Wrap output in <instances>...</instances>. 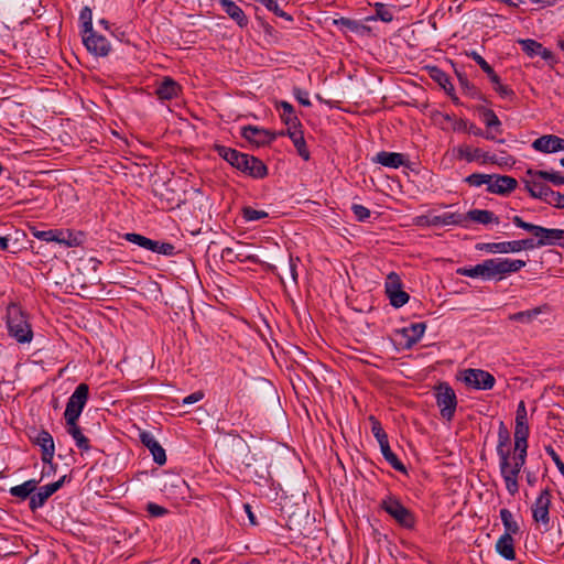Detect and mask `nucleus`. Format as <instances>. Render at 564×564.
I'll return each mask as SVG.
<instances>
[{
    "instance_id": "49530a36",
    "label": "nucleus",
    "mask_w": 564,
    "mask_h": 564,
    "mask_svg": "<svg viewBox=\"0 0 564 564\" xmlns=\"http://www.w3.org/2000/svg\"><path fill=\"white\" fill-rule=\"evenodd\" d=\"M530 174L538 175L552 183L555 186L563 185L564 175L560 172L555 171H539V172H530Z\"/></svg>"
},
{
    "instance_id": "79ce46f5",
    "label": "nucleus",
    "mask_w": 564,
    "mask_h": 564,
    "mask_svg": "<svg viewBox=\"0 0 564 564\" xmlns=\"http://www.w3.org/2000/svg\"><path fill=\"white\" fill-rule=\"evenodd\" d=\"M299 258H293L289 256L288 264L284 268V275H280V280L283 284H285V276H289L291 282L297 284V262Z\"/></svg>"
},
{
    "instance_id": "39448f33",
    "label": "nucleus",
    "mask_w": 564,
    "mask_h": 564,
    "mask_svg": "<svg viewBox=\"0 0 564 564\" xmlns=\"http://www.w3.org/2000/svg\"><path fill=\"white\" fill-rule=\"evenodd\" d=\"M380 508L384 510L400 527L413 529L415 517L413 512L404 507L394 496H388L380 502Z\"/></svg>"
},
{
    "instance_id": "9d476101",
    "label": "nucleus",
    "mask_w": 564,
    "mask_h": 564,
    "mask_svg": "<svg viewBox=\"0 0 564 564\" xmlns=\"http://www.w3.org/2000/svg\"><path fill=\"white\" fill-rule=\"evenodd\" d=\"M540 170H532L529 169L525 172V177L523 178V183L525 186V189L529 192L530 196L533 198H539L547 203V199L550 198L552 194V188L547 186L544 182L546 180H543V177L530 174V172H539Z\"/></svg>"
},
{
    "instance_id": "412c9836",
    "label": "nucleus",
    "mask_w": 564,
    "mask_h": 564,
    "mask_svg": "<svg viewBox=\"0 0 564 564\" xmlns=\"http://www.w3.org/2000/svg\"><path fill=\"white\" fill-rule=\"evenodd\" d=\"M516 240L503 241V242H480L476 245V249L479 251H486L489 253H517Z\"/></svg>"
},
{
    "instance_id": "13d9d810",
    "label": "nucleus",
    "mask_w": 564,
    "mask_h": 564,
    "mask_svg": "<svg viewBox=\"0 0 564 564\" xmlns=\"http://www.w3.org/2000/svg\"><path fill=\"white\" fill-rule=\"evenodd\" d=\"M492 84L495 85V90L499 94L501 98H512L514 96V91L509 86L501 84L499 77L498 83Z\"/></svg>"
},
{
    "instance_id": "0e129e2a",
    "label": "nucleus",
    "mask_w": 564,
    "mask_h": 564,
    "mask_svg": "<svg viewBox=\"0 0 564 564\" xmlns=\"http://www.w3.org/2000/svg\"><path fill=\"white\" fill-rule=\"evenodd\" d=\"M294 96L296 100L305 107L311 106V101L308 99V93L305 90H302L301 88H294Z\"/></svg>"
},
{
    "instance_id": "f704fd0d",
    "label": "nucleus",
    "mask_w": 564,
    "mask_h": 564,
    "mask_svg": "<svg viewBox=\"0 0 564 564\" xmlns=\"http://www.w3.org/2000/svg\"><path fill=\"white\" fill-rule=\"evenodd\" d=\"M375 15L368 17L366 21H376L380 20L382 22L389 23L393 20L394 14L390 7L384 3L377 2L375 3Z\"/></svg>"
},
{
    "instance_id": "f257e3e1",
    "label": "nucleus",
    "mask_w": 564,
    "mask_h": 564,
    "mask_svg": "<svg viewBox=\"0 0 564 564\" xmlns=\"http://www.w3.org/2000/svg\"><path fill=\"white\" fill-rule=\"evenodd\" d=\"M214 149L217 154L226 160L231 166L249 174L252 177L262 178L268 174L264 163L252 155L241 153L235 149L220 144H215Z\"/></svg>"
},
{
    "instance_id": "aec40b11",
    "label": "nucleus",
    "mask_w": 564,
    "mask_h": 564,
    "mask_svg": "<svg viewBox=\"0 0 564 564\" xmlns=\"http://www.w3.org/2000/svg\"><path fill=\"white\" fill-rule=\"evenodd\" d=\"M525 264V261L520 259H495L497 279L501 280L506 274L519 272Z\"/></svg>"
},
{
    "instance_id": "ea45409f",
    "label": "nucleus",
    "mask_w": 564,
    "mask_h": 564,
    "mask_svg": "<svg viewBox=\"0 0 564 564\" xmlns=\"http://www.w3.org/2000/svg\"><path fill=\"white\" fill-rule=\"evenodd\" d=\"M280 108L283 110L281 113V119L285 124H300V120L295 115L293 106L288 101H281Z\"/></svg>"
},
{
    "instance_id": "052dcab7",
    "label": "nucleus",
    "mask_w": 564,
    "mask_h": 564,
    "mask_svg": "<svg viewBox=\"0 0 564 564\" xmlns=\"http://www.w3.org/2000/svg\"><path fill=\"white\" fill-rule=\"evenodd\" d=\"M467 132L473 133L474 135H477V137H485L487 140L496 139V135L491 131L487 130L486 132H484L480 128H478L474 123L468 126Z\"/></svg>"
},
{
    "instance_id": "bf43d9fd",
    "label": "nucleus",
    "mask_w": 564,
    "mask_h": 564,
    "mask_svg": "<svg viewBox=\"0 0 564 564\" xmlns=\"http://www.w3.org/2000/svg\"><path fill=\"white\" fill-rule=\"evenodd\" d=\"M547 204L560 209H564V193L552 191Z\"/></svg>"
},
{
    "instance_id": "e2e57ef3",
    "label": "nucleus",
    "mask_w": 564,
    "mask_h": 564,
    "mask_svg": "<svg viewBox=\"0 0 564 564\" xmlns=\"http://www.w3.org/2000/svg\"><path fill=\"white\" fill-rule=\"evenodd\" d=\"M147 511L152 517H162L167 513V509L153 502L148 503Z\"/></svg>"
},
{
    "instance_id": "7c9ffc66",
    "label": "nucleus",
    "mask_w": 564,
    "mask_h": 564,
    "mask_svg": "<svg viewBox=\"0 0 564 564\" xmlns=\"http://www.w3.org/2000/svg\"><path fill=\"white\" fill-rule=\"evenodd\" d=\"M464 217L482 225L499 224V218L492 212L486 209H471Z\"/></svg>"
},
{
    "instance_id": "6ab92c4d",
    "label": "nucleus",
    "mask_w": 564,
    "mask_h": 564,
    "mask_svg": "<svg viewBox=\"0 0 564 564\" xmlns=\"http://www.w3.org/2000/svg\"><path fill=\"white\" fill-rule=\"evenodd\" d=\"M518 182L514 177L508 175H499L496 178L491 176L488 191L490 193L506 195L517 188Z\"/></svg>"
},
{
    "instance_id": "7ed1b4c3",
    "label": "nucleus",
    "mask_w": 564,
    "mask_h": 564,
    "mask_svg": "<svg viewBox=\"0 0 564 564\" xmlns=\"http://www.w3.org/2000/svg\"><path fill=\"white\" fill-rule=\"evenodd\" d=\"M7 326L9 335L18 343L25 344L32 340L33 330L28 316L15 303H10L7 307Z\"/></svg>"
},
{
    "instance_id": "f3484780",
    "label": "nucleus",
    "mask_w": 564,
    "mask_h": 564,
    "mask_svg": "<svg viewBox=\"0 0 564 564\" xmlns=\"http://www.w3.org/2000/svg\"><path fill=\"white\" fill-rule=\"evenodd\" d=\"M33 442L41 447L42 462L45 464H51L55 453L53 436L47 431L42 430Z\"/></svg>"
},
{
    "instance_id": "c85d7f7f",
    "label": "nucleus",
    "mask_w": 564,
    "mask_h": 564,
    "mask_svg": "<svg viewBox=\"0 0 564 564\" xmlns=\"http://www.w3.org/2000/svg\"><path fill=\"white\" fill-rule=\"evenodd\" d=\"M528 437H529L528 423H523V424L516 423L513 449H516L518 452H527L528 453Z\"/></svg>"
},
{
    "instance_id": "0eeeda50",
    "label": "nucleus",
    "mask_w": 564,
    "mask_h": 564,
    "mask_svg": "<svg viewBox=\"0 0 564 564\" xmlns=\"http://www.w3.org/2000/svg\"><path fill=\"white\" fill-rule=\"evenodd\" d=\"M89 395V387L86 383H79L73 394L69 397L64 412L65 421L78 420Z\"/></svg>"
},
{
    "instance_id": "de8ad7c7",
    "label": "nucleus",
    "mask_w": 564,
    "mask_h": 564,
    "mask_svg": "<svg viewBox=\"0 0 564 564\" xmlns=\"http://www.w3.org/2000/svg\"><path fill=\"white\" fill-rule=\"evenodd\" d=\"M241 215L246 221H257L268 217L265 210H259L250 206H246L241 209Z\"/></svg>"
},
{
    "instance_id": "473e14b6",
    "label": "nucleus",
    "mask_w": 564,
    "mask_h": 564,
    "mask_svg": "<svg viewBox=\"0 0 564 564\" xmlns=\"http://www.w3.org/2000/svg\"><path fill=\"white\" fill-rule=\"evenodd\" d=\"M424 323L411 324L409 327L403 328V334L406 337V347H411L416 344L425 332Z\"/></svg>"
},
{
    "instance_id": "4be33fe9",
    "label": "nucleus",
    "mask_w": 564,
    "mask_h": 564,
    "mask_svg": "<svg viewBox=\"0 0 564 564\" xmlns=\"http://www.w3.org/2000/svg\"><path fill=\"white\" fill-rule=\"evenodd\" d=\"M242 135L252 142H256L258 144H263L267 142H271L275 139L276 134L272 133L264 129H259L253 126L245 127L242 130Z\"/></svg>"
},
{
    "instance_id": "69168bd1",
    "label": "nucleus",
    "mask_w": 564,
    "mask_h": 564,
    "mask_svg": "<svg viewBox=\"0 0 564 564\" xmlns=\"http://www.w3.org/2000/svg\"><path fill=\"white\" fill-rule=\"evenodd\" d=\"M516 245L519 246L517 247L518 252L536 247V242L534 243L533 239L516 240Z\"/></svg>"
},
{
    "instance_id": "b1692460",
    "label": "nucleus",
    "mask_w": 564,
    "mask_h": 564,
    "mask_svg": "<svg viewBox=\"0 0 564 564\" xmlns=\"http://www.w3.org/2000/svg\"><path fill=\"white\" fill-rule=\"evenodd\" d=\"M373 161L387 167L398 169L404 165L405 156L402 153L381 151Z\"/></svg>"
},
{
    "instance_id": "5fc2aeb1",
    "label": "nucleus",
    "mask_w": 564,
    "mask_h": 564,
    "mask_svg": "<svg viewBox=\"0 0 564 564\" xmlns=\"http://www.w3.org/2000/svg\"><path fill=\"white\" fill-rule=\"evenodd\" d=\"M388 297L390 300V304L397 308L406 304L410 299L409 294L402 289L400 291L392 292Z\"/></svg>"
},
{
    "instance_id": "a211bd4d",
    "label": "nucleus",
    "mask_w": 564,
    "mask_h": 564,
    "mask_svg": "<svg viewBox=\"0 0 564 564\" xmlns=\"http://www.w3.org/2000/svg\"><path fill=\"white\" fill-rule=\"evenodd\" d=\"M141 443L151 452L153 460L159 465L166 463V455L164 448L149 432L140 433Z\"/></svg>"
},
{
    "instance_id": "3c124183",
    "label": "nucleus",
    "mask_w": 564,
    "mask_h": 564,
    "mask_svg": "<svg viewBox=\"0 0 564 564\" xmlns=\"http://www.w3.org/2000/svg\"><path fill=\"white\" fill-rule=\"evenodd\" d=\"M519 44L521 45L523 52H525L530 57L539 55L542 45L541 43L531 39L519 40Z\"/></svg>"
},
{
    "instance_id": "864d4df0",
    "label": "nucleus",
    "mask_w": 564,
    "mask_h": 564,
    "mask_svg": "<svg viewBox=\"0 0 564 564\" xmlns=\"http://www.w3.org/2000/svg\"><path fill=\"white\" fill-rule=\"evenodd\" d=\"M491 180V175L488 174H481V173H473L469 176L466 177L465 182L469 184L470 186H481L484 184L489 186Z\"/></svg>"
},
{
    "instance_id": "ddd939ff",
    "label": "nucleus",
    "mask_w": 564,
    "mask_h": 564,
    "mask_svg": "<svg viewBox=\"0 0 564 564\" xmlns=\"http://www.w3.org/2000/svg\"><path fill=\"white\" fill-rule=\"evenodd\" d=\"M457 273L469 278H482L485 280L496 279L495 259H487L475 267L459 268L457 269Z\"/></svg>"
},
{
    "instance_id": "603ef678",
    "label": "nucleus",
    "mask_w": 564,
    "mask_h": 564,
    "mask_svg": "<svg viewBox=\"0 0 564 564\" xmlns=\"http://www.w3.org/2000/svg\"><path fill=\"white\" fill-rule=\"evenodd\" d=\"M79 20L83 23V34L91 32L93 29V12L89 7H84L79 14Z\"/></svg>"
},
{
    "instance_id": "a18cd8bd",
    "label": "nucleus",
    "mask_w": 564,
    "mask_h": 564,
    "mask_svg": "<svg viewBox=\"0 0 564 564\" xmlns=\"http://www.w3.org/2000/svg\"><path fill=\"white\" fill-rule=\"evenodd\" d=\"M369 421L371 422V432L378 441L379 445L389 442L388 435L382 429L381 423L372 415L369 417Z\"/></svg>"
},
{
    "instance_id": "cd10ccee",
    "label": "nucleus",
    "mask_w": 564,
    "mask_h": 564,
    "mask_svg": "<svg viewBox=\"0 0 564 564\" xmlns=\"http://www.w3.org/2000/svg\"><path fill=\"white\" fill-rule=\"evenodd\" d=\"M478 112L480 113L484 123L487 127V130L491 131L495 130L496 133L500 134L502 132L501 130V121L497 117L494 110L486 108V107H478Z\"/></svg>"
},
{
    "instance_id": "338daca9",
    "label": "nucleus",
    "mask_w": 564,
    "mask_h": 564,
    "mask_svg": "<svg viewBox=\"0 0 564 564\" xmlns=\"http://www.w3.org/2000/svg\"><path fill=\"white\" fill-rule=\"evenodd\" d=\"M203 398H204V393L202 391H196V392H193L192 394L185 397L183 399V404L184 405L193 404V403L200 401Z\"/></svg>"
},
{
    "instance_id": "e433bc0d",
    "label": "nucleus",
    "mask_w": 564,
    "mask_h": 564,
    "mask_svg": "<svg viewBox=\"0 0 564 564\" xmlns=\"http://www.w3.org/2000/svg\"><path fill=\"white\" fill-rule=\"evenodd\" d=\"M381 453L384 457V459L398 471L405 473V466L402 464V462L398 458V456L391 451L389 442L380 445Z\"/></svg>"
},
{
    "instance_id": "37998d69",
    "label": "nucleus",
    "mask_w": 564,
    "mask_h": 564,
    "mask_svg": "<svg viewBox=\"0 0 564 564\" xmlns=\"http://www.w3.org/2000/svg\"><path fill=\"white\" fill-rule=\"evenodd\" d=\"M291 140L297 151V154L305 161L310 160V151L303 133H291Z\"/></svg>"
},
{
    "instance_id": "a19ab883",
    "label": "nucleus",
    "mask_w": 564,
    "mask_h": 564,
    "mask_svg": "<svg viewBox=\"0 0 564 564\" xmlns=\"http://www.w3.org/2000/svg\"><path fill=\"white\" fill-rule=\"evenodd\" d=\"M123 237L127 241L134 243L143 249H147V250H150L152 247L155 246V240H152V239L144 237L140 234L128 232Z\"/></svg>"
},
{
    "instance_id": "9b49d317",
    "label": "nucleus",
    "mask_w": 564,
    "mask_h": 564,
    "mask_svg": "<svg viewBox=\"0 0 564 564\" xmlns=\"http://www.w3.org/2000/svg\"><path fill=\"white\" fill-rule=\"evenodd\" d=\"M32 235L42 241L45 242H57L59 245H64L66 247H76L79 245L78 239L73 235L69 230H58V229H50V230H32Z\"/></svg>"
},
{
    "instance_id": "680f3d73",
    "label": "nucleus",
    "mask_w": 564,
    "mask_h": 564,
    "mask_svg": "<svg viewBox=\"0 0 564 564\" xmlns=\"http://www.w3.org/2000/svg\"><path fill=\"white\" fill-rule=\"evenodd\" d=\"M527 408L524 401H520L516 412V423L523 424L528 423Z\"/></svg>"
},
{
    "instance_id": "2f4dec72",
    "label": "nucleus",
    "mask_w": 564,
    "mask_h": 564,
    "mask_svg": "<svg viewBox=\"0 0 564 564\" xmlns=\"http://www.w3.org/2000/svg\"><path fill=\"white\" fill-rule=\"evenodd\" d=\"M546 306H538L528 311L510 314L508 319L512 322H519L522 324H531L541 313H543Z\"/></svg>"
},
{
    "instance_id": "f8f14e48",
    "label": "nucleus",
    "mask_w": 564,
    "mask_h": 564,
    "mask_svg": "<svg viewBox=\"0 0 564 564\" xmlns=\"http://www.w3.org/2000/svg\"><path fill=\"white\" fill-rule=\"evenodd\" d=\"M83 42L88 52L95 56L105 57L111 51L110 42L94 30L87 34H83Z\"/></svg>"
},
{
    "instance_id": "58836bf2",
    "label": "nucleus",
    "mask_w": 564,
    "mask_h": 564,
    "mask_svg": "<svg viewBox=\"0 0 564 564\" xmlns=\"http://www.w3.org/2000/svg\"><path fill=\"white\" fill-rule=\"evenodd\" d=\"M500 518L506 529L505 533H509V535L517 534L519 532V525L517 521L513 519V516L510 510L501 509Z\"/></svg>"
},
{
    "instance_id": "f03ea898",
    "label": "nucleus",
    "mask_w": 564,
    "mask_h": 564,
    "mask_svg": "<svg viewBox=\"0 0 564 564\" xmlns=\"http://www.w3.org/2000/svg\"><path fill=\"white\" fill-rule=\"evenodd\" d=\"M527 454V452L513 449L512 453L509 451L498 455L500 474L506 482V489L511 496L519 491V476L525 464Z\"/></svg>"
},
{
    "instance_id": "4468645a",
    "label": "nucleus",
    "mask_w": 564,
    "mask_h": 564,
    "mask_svg": "<svg viewBox=\"0 0 564 564\" xmlns=\"http://www.w3.org/2000/svg\"><path fill=\"white\" fill-rule=\"evenodd\" d=\"M65 479L66 476H63L57 481L41 487L36 494L31 496L30 509L34 511L43 507L47 499L63 486Z\"/></svg>"
},
{
    "instance_id": "72a5a7b5",
    "label": "nucleus",
    "mask_w": 564,
    "mask_h": 564,
    "mask_svg": "<svg viewBox=\"0 0 564 564\" xmlns=\"http://www.w3.org/2000/svg\"><path fill=\"white\" fill-rule=\"evenodd\" d=\"M39 481L35 479H30L24 481L21 485L14 486L10 489V494L14 497H18L22 500L26 499L28 497L31 498L33 492L36 489Z\"/></svg>"
},
{
    "instance_id": "20e7f679",
    "label": "nucleus",
    "mask_w": 564,
    "mask_h": 564,
    "mask_svg": "<svg viewBox=\"0 0 564 564\" xmlns=\"http://www.w3.org/2000/svg\"><path fill=\"white\" fill-rule=\"evenodd\" d=\"M512 223L517 227L531 232L535 238H538V240H536L538 248L545 247V246H552V245H555L557 241L564 239V230L563 229L545 228L542 226L533 225L531 223L524 221L519 216H513Z\"/></svg>"
},
{
    "instance_id": "4c0bfd02",
    "label": "nucleus",
    "mask_w": 564,
    "mask_h": 564,
    "mask_svg": "<svg viewBox=\"0 0 564 564\" xmlns=\"http://www.w3.org/2000/svg\"><path fill=\"white\" fill-rule=\"evenodd\" d=\"M457 159L465 160L467 162L479 161L481 155V150L478 148H471L469 145L463 144L456 149Z\"/></svg>"
},
{
    "instance_id": "c756f323",
    "label": "nucleus",
    "mask_w": 564,
    "mask_h": 564,
    "mask_svg": "<svg viewBox=\"0 0 564 564\" xmlns=\"http://www.w3.org/2000/svg\"><path fill=\"white\" fill-rule=\"evenodd\" d=\"M430 77L436 82L448 95L454 91V85L451 82L449 76L441 68L433 66L429 68Z\"/></svg>"
},
{
    "instance_id": "5701e85b",
    "label": "nucleus",
    "mask_w": 564,
    "mask_h": 564,
    "mask_svg": "<svg viewBox=\"0 0 564 564\" xmlns=\"http://www.w3.org/2000/svg\"><path fill=\"white\" fill-rule=\"evenodd\" d=\"M426 226H448V225H460L465 217L458 213H444L442 215H435L425 217Z\"/></svg>"
},
{
    "instance_id": "c03bdc74",
    "label": "nucleus",
    "mask_w": 564,
    "mask_h": 564,
    "mask_svg": "<svg viewBox=\"0 0 564 564\" xmlns=\"http://www.w3.org/2000/svg\"><path fill=\"white\" fill-rule=\"evenodd\" d=\"M478 65L479 67L488 75L491 83H498V75L495 73L494 68L485 61V58L479 55L477 52L473 51L468 54Z\"/></svg>"
},
{
    "instance_id": "6e6d98bb",
    "label": "nucleus",
    "mask_w": 564,
    "mask_h": 564,
    "mask_svg": "<svg viewBox=\"0 0 564 564\" xmlns=\"http://www.w3.org/2000/svg\"><path fill=\"white\" fill-rule=\"evenodd\" d=\"M151 251L163 254V256H174L175 247L170 242H160L155 240V246L150 249Z\"/></svg>"
},
{
    "instance_id": "8fccbe9b",
    "label": "nucleus",
    "mask_w": 564,
    "mask_h": 564,
    "mask_svg": "<svg viewBox=\"0 0 564 564\" xmlns=\"http://www.w3.org/2000/svg\"><path fill=\"white\" fill-rule=\"evenodd\" d=\"M259 2L264 4V7L269 11H272L275 15H278L280 18H283V19H285L289 22L293 21V18L289 13H286L282 9H280L276 0H260Z\"/></svg>"
},
{
    "instance_id": "09e8293b",
    "label": "nucleus",
    "mask_w": 564,
    "mask_h": 564,
    "mask_svg": "<svg viewBox=\"0 0 564 564\" xmlns=\"http://www.w3.org/2000/svg\"><path fill=\"white\" fill-rule=\"evenodd\" d=\"M384 288L387 296L392 294V292L400 291L402 289V282L400 276L395 272L389 273L386 280Z\"/></svg>"
},
{
    "instance_id": "6e6552de",
    "label": "nucleus",
    "mask_w": 564,
    "mask_h": 564,
    "mask_svg": "<svg viewBox=\"0 0 564 564\" xmlns=\"http://www.w3.org/2000/svg\"><path fill=\"white\" fill-rule=\"evenodd\" d=\"M462 381L476 390H490L496 383L495 377L482 369L468 368L462 371Z\"/></svg>"
},
{
    "instance_id": "1a4fd4ad",
    "label": "nucleus",
    "mask_w": 564,
    "mask_h": 564,
    "mask_svg": "<svg viewBox=\"0 0 564 564\" xmlns=\"http://www.w3.org/2000/svg\"><path fill=\"white\" fill-rule=\"evenodd\" d=\"M551 499V490L545 488L540 492L532 506V518L536 523L543 525L544 531L550 529Z\"/></svg>"
},
{
    "instance_id": "423d86ee",
    "label": "nucleus",
    "mask_w": 564,
    "mask_h": 564,
    "mask_svg": "<svg viewBox=\"0 0 564 564\" xmlns=\"http://www.w3.org/2000/svg\"><path fill=\"white\" fill-rule=\"evenodd\" d=\"M435 399L442 417L451 421L457 406L455 391L449 387L448 383L442 382L435 387Z\"/></svg>"
},
{
    "instance_id": "2eb2a0df",
    "label": "nucleus",
    "mask_w": 564,
    "mask_h": 564,
    "mask_svg": "<svg viewBox=\"0 0 564 564\" xmlns=\"http://www.w3.org/2000/svg\"><path fill=\"white\" fill-rule=\"evenodd\" d=\"M181 91V85L169 76L156 82L155 95L160 100H172L177 98Z\"/></svg>"
},
{
    "instance_id": "4d7b16f0",
    "label": "nucleus",
    "mask_w": 564,
    "mask_h": 564,
    "mask_svg": "<svg viewBox=\"0 0 564 564\" xmlns=\"http://www.w3.org/2000/svg\"><path fill=\"white\" fill-rule=\"evenodd\" d=\"M351 210L359 221H365L370 217V210L362 205L354 204Z\"/></svg>"
},
{
    "instance_id": "a878e982",
    "label": "nucleus",
    "mask_w": 564,
    "mask_h": 564,
    "mask_svg": "<svg viewBox=\"0 0 564 564\" xmlns=\"http://www.w3.org/2000/svg\"><path fill=\"white\" fill-rule=\"evenodd\" d=\"M496 551L506 560H514L516 551L512 535L503 533L496 543Z\"/></svg>"
},
{
    "instance_id": "c9c22d12",
    "label": "nucleus",
    "mask_w": 564,
    "mask_h": 564,
    "mask_svg": "<svg viewBox=\"0 0 564 564\" xmlns=\"http://www.w3.org/2000/svg\"><path fill=\"white\" fill-rule=\"evenodd\" d=\"M510 444V433L503 422H500L498 429V444H497V455H502L503 453H508Z\"/></svg>"
},
{
    "instance_id": "393cba45",
    "label": "nucleus",
    "mask_w": 564,
    "mask_h": 564,
    "mask_svg": "<svg viewBox=\"0 0 564 564\" xmlns=\"http://www.w3.org/2000/svg\"><path fill=\"white\" fill-rule=\"evenodd\" d=\"M223 10L232 19L235 20L239 26H246L248 24V19L246 14L243 13L242 9L237 6L231 0H219Z\"/></svg>"
},
{
    "instance_id": "dca6fc26",
    "label": "nucleus",
    "mask_w": 564,
    "mask_h": 564,
    "mask_svg": "<svg viewBox=\"0 0 564 564\" xmlns=\"http://www.w3.org/2000/svg\"><path fill=\"white\" fill-rule=\"evenodd\" d=\"M532 148L543 153L564 151V139L554 134H545L535 139L532 143Z\"/></svg>"
},
{
    "instance_id": "774afa93",
    "label": "nucleus",
    "mask_w": 564,
    "mask_h": 564,
    "mask_svg": "<svg viewBox=\"0 0 564 564\" xmlns=\"http://www.w3.org/2000/svg\"><path fill=\"white\" fill-rule=\"evenodd\" d=\"M288 126V129L286 131H281L279 132L276 135H289V138L291 139V133H303V131L301 130V127L302 124H294L292 127V124H286Z\"/></svg>"
},
{
    "instance_id": "bb28decb",
    "label": "nucleus",
    "mask_w": 564,
    "mask_h": 564,
    "mask_svg": "<svg viewBox=\"0 0 564 564\" xmlns=\"http://www.w3.org/2000/svg\"><path fill=\"white\" fill-rule=\"evenodd\" d=\"M66 424L67 432L76 442L77 447L84 452L89 451V440L83 434L80 427L77 425V420H73V423L70 421H66Z\"/></svg>"
}]
</instances>
